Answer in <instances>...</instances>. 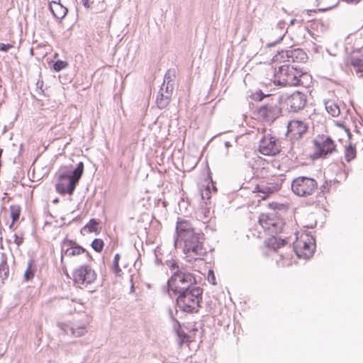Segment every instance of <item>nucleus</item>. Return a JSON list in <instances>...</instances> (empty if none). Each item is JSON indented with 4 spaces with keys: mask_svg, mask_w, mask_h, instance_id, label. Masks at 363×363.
<instances>
[{
    "mask_svg": "<svg viewBox=\"0 0 363 363\" xmlns=\"http://www.w3.org/2000/svg\"><path fill=\"white\" fill-rule=\"evenodd\" d=\"M311 79V77L308 73H304L289 64L280 66L274 75V82L284 86H307Z\"/></svg>",
    "mask_w": 363,
    "mask_h": 363,
    "instance_id": "obj_1",
    "label": "nucleus"
},
{
    "mask_svg": "<svg viewBox=\"0 0 363 363\" xmlns=\"http://www.w3.org/2000/svg\"><path fill=\"white\" fill-rule=\"evenodd\" d=\"M203 290L199 286H192L191 289L184 291L177 298L178 307L184 312L197 313L201 308Z\"/></svg>",
    "mask_w": 363,
    "mask_h": 363,
    "instance_id": "obj_2",
    "label": "nucleus"
},
{
    "mask_svg": "<svg viewBox=\"0 0 363 363\" xmlns=\"http://www.w3.org/2000/svg\"><path fill=\"white\" fill-rule=\"evenodd\" d=\"M84 172V164L80 162L71 175L62 174L59 177L56 191L62 195H72Z\"/></svg>",
    "mask_w": 363,
    "mask_h": 363,
    "instance_id": "obj_3",
    "label": "nucleus"
},
{
    "mask_svg": "<svg viewBox=\"0 0 363 363\" xmlns=\"http://www.w3.org/2000/svg\"><path fill=\"white\" fill-rule=\"evenodd\" d=\"M195 282V278L191 274L178 271L169 278L167 282L168 290L175 295H179L184 291L191 289V286Z\"/></svg>",
    "mask_w": 363,
    "mask_h": 363,
    "instance_id": "obj_4",
    "label": "nucleus"
},
{
    "mask_svg": "<svg viewBox=\"0 0 363 363\" xmlns=\"http://www.w3.org/2000/svg\"><path fill=\"white\" fill-rule=\"evenodd\" d=\"M205 240L204 234L201 233H195L187 238L183 240L184 253L191 259H197L198 257L205 253L203 247V241Z\"/></svg>",
    "mask_w": 363,
    "mask_h": 363,
    "instance_id": "obj_5",
    "label": "nucleus"
},
{
    "mask_svg": "<svg viewBox=\"0 0 363 363\" xmlns=\"http://www.w3.org/2000/svg\"><path fill=\"white\" fill-rule=\"evenodd\" d=\"M315 243L313 237L308 233H298L294 243V249L298 257L308 259L315 250Z\"/></svg>",
    "mask_w": 363,
    "mask_h": 363,
    "instance_id": "obj_6",
    "label": "nucleus"
},
{
    "mask_svg": "<svg viewBox=\"0 0 363 363\" xmlns=\"http://www.w3.org/2000/svg\"><path fill=\"white\" fill-rule=\"evenodd\" d=\"M72 277L74 284L84 289L96 281L97 274L90 265L84 264L73 271Z\"/></svg>",
    "mask_w": 363,
    "mask_h": 363,
    "instance_id": "obj_7",
    "label": "nucleus"
},
{
    "mask_svg": "<svg viewBox=\"0 0 363 363\" xmlns=\"http://www.w3.org/2000/svg\"><path fill=\"white\" fill-rule=\"evenodd\" d=\"M291 189L296 195L306 197L316 191L318 183L314 179L311 177H298L292 181Z\"/></svg>",
    "mask_w": 363,
    "mask_h": 363,
    "instance_id": "obj_8",
    "label": "nucleus"
},
{
    "mask_svg": "<svg viewBox=\"0 0 363 363\" xmlns=\"http://www.w3.org/2000/svg\"><path fill=\"white\" fill-rule=\"evenodd\" d=\"M255 115L257 119L271 123L281 115V108L277 100L271 99L269 103L258 108Z\"/></svg>",
    "mask_w": 363,
    "mask_h": 363,
    "instance_id": "obj_9",
    "label": "nucleus"
},
{
    "mask_svg": "<svg viewBox=\"0 0 363 363\" xmlns=\"http://www.w3.org/2000/svg\"><path fill=\"white\" fill-rule=\"evenodd\" d=\"M314 155L316 157H325L335 151V145L333 141L328 136L318 137L313 142Z\"/></svg>",
    "mask_w": 363,
    "mask_h": 363,
    "instance_id": "obj_10",
    "label": "nucleus"
},
{
    "mask_svg": "<svg viewBox=\"0 0 363 363\" xmlns=\"http://www.w3.org/2000/svg\"><path fill=\"white\" fill-rule=\"evenodd\" d=\"M259 151L264 155H275L280 152L277 139L271 134H266L260 140Z\"/></svg>",
    "mask_w": 363,
    "mask_h": 363,
    "instance_id": "obj_11",
    "label": "nucleus"
},
{
    "mask_svg": "<svg viewBox=\"0 0 363 363\" xmlns=\"http://www.w3.org/2000/svg\"><path fill=\"white\" fill-rule=\"evenodd\" d=\"M259 223L264 230L271 233H276L282 225L281 221L275 215L269 213H262Z\"/></svg>",
    "mask_w": 363,
    "mask_h": 363,
    "instance_id": "obj_12",
    "label": "nucleus"
},
{
    "mask_svg": "<svg viewBox=\"0 0 363 363\" xmlns=\"http://www.w3.org/2000/svg\"><path fill=\"white\" fill-rule=\"evenodd\" d=\"M308 130V125L303 121L294 119L289 122L287 126V135L292 139H298Z\"/></svg>",
    "mask_w": 363,
    "mask_h": 363,
    "instance_id": "obj_13",
    "label": "nucleus"
},
{
    "mask_svg": "<svg viewBox=\"0 0 363 363\" xmlns=\"http://www.w3.org/2000/svg\"><path fill=\"white\" fill-rule=\"evenodd\" d=\"M86 252L84 247L73 240L66 238L62 242V258L63 256L69 257L78 256Z\"/></svg>",
    "mask_w": 363,
    "mask_h": 363,
    "instance_id": "obj_14",
    "label": "nucleus"
},
{
    "mask_svg": "<svg viewBox=\"0 0 363 363\" xmlns=\"http://www.w3.org/2000/svg\"><path fill=\"white\" fill-rule=\"evenodd\" d=\"M306 96L300 92L295 91L286 99V104L291 111L297 112L303 108L306 104Z\"/></svg>",
    "mask_w": 363,
    "mask_h": 363,
    "instance_id": "obj_15",
    "label": "nucleus"
},
{
    "mask_svg": "<svg viewBox=\"0 0 363 363\" xmlns=\"http://www.w3.org/2000/svg\"><path fill=\"white\" fill-rule=\"evenodd\" d=\"M195 233V230L189 220L178 218L176 225L177 240L182 241Z\"/></svg>",
    "mask_w": 363,
    "mask_h": 363,
    "instance_id": "obj_16",
    "label": "nucleus"
},
{
    "mask_svg": "<svg viewBox=\"0 0 363 363\" xmlns=\"http://www.w3.org/2000/svg\"><path fill=\"white\" fill-rule=\"evenodd\" d=\"M346 66L358 68L363 66V48L353 50L345 59Z\"/></svg>",
    "mask_w": 363,
    "mask_h": 363,
    "instance_id": "obj_17",
    "label": "nucleus"
},
{
    "mask_svg": "<svg viewBox=\"0 0 363 363\" xmlns=\"http://www.w3.org/2000/svg\"><path fill=\"white\" fill-rule=\"evenodd\" d=\"M279 187L277 185H267L264 182H262L255 187L254 193L257 194V196L261 198L262 200L266 199L269 196L270 194L278 191Z\"/></svg>",
    "mask_w": 363,
    "mask_h": 363,
    "instance_id": "obj_18",
    "label": "nucleus"
},
{
    "mask_svg": "<svg viewBox=\"0 0 363 363\" xmlns=\"http://www.w3.org/2000/svg\"><path fill=\"white\" fill-rule=\"evenodd\" d=\"M274 259L279 267H287L291 266L294 262V258L291 251H281L275 255Z\"/></svg>",
    "mask_w": 363,
    "mask_h": 363,
    "instance_id": "obj_19",
    "label": "nucleus"
},
{
    "mask_svg": "<svg viewBox=\"0 0 363 363\" xmlns=\"http://www.w3.org/2000/svg\"><path fill=\"white\" fill-rule=\"evenodd\" d=\"M333 135L337 140L342 142L345 140L350 139L351 134L350 130L345 126L340 123H335Z\"/></svg>",
    "mask_w": 363,
    "mask_h": 363,
    "instance_id": "obj_20",
    "label": "nucleus"
},
{
    "mask_svg": "<svg viewBox=\"0 0 363 363\" xmlns=\"http://www.w3.org/2000/svg\"><path fill=\"white\" fill-rule=\"evenodd\" d=\"M287 243L288 241L286 239L281 238L277 236H271L266 241L267 247L274 251H277L284 247Z\"/></svg>",
    "mask_w": 363,
    "mask_h": 363,
    "instance_id": "obj_21",
    "label": "nucleus"
},
{
    "mask_svg": "<svg viewBox=\"0 0 363 363\" xmlns=\"http://www.w3.org/2000/svg\"><path fill=\"white\" fill-rule=\"evenodd\" d=\"M92 321V317L85 312L79 313L72 318V324L79 327L88 328Z\"/></svg>",
    "mask_w": 363,
    "mask_h": 363,
    "instance_id": "obj_22",
    "label": "nucleus"
},
{
    "mask_svg": "<svg viewBox=\"0 0 363 363\" xmlns=\"http://www.w3.org/2000/svg\"><path fill=\"white\" fill-rule=\"evenodd\" d=\"M50 9L52 11L54 16L59 19H61L63 17H65L67 13V8L62 6L60 3L57 1H52L50 4Z\"/></svg>",
    "mask_w": 363,
    "mask_h": 363,
    "instance_id": "obj_23",
    "label": "nucleus"
},
{
    "mask_svg": "<svg viewBox=\"0 0 363 363\" xmlns=\"http://www.w3.org/2000/svg\"><path fill=\"white\" fill-rule=\"evenodd\" d=\"M10 217L11 218V223L9 225V228L13 229L15 224L18 222L21 213V207L19 204H12L9 206Z\"/></svg>",
    "mask_w": 363,
    "mask_h": 363,
    "instance_id": "obj_24",
    "label": "nucleus"
},
{
    "mask_svg": "<svg viewBox=\"0 0 363 363\" xmlns=\"http://www.w3.org/2000/svg\"><path fill=\"white\" fill-rule=\"evenodd\" d=\"M325 109L328 111V113L333 117L339 116L340 113L339 106L331 100H329L325 102Z\"/></svg>",
    "mask_w": 363,
    "mask_h": 363,
    "instance_id": "obj_25",
    "label": "nucleus"
},
{
    "mask_svg": "<svg viewBox=\"0 0 363 363\" xmlns=\"http://www.w3.org/2000/svg\"><path fill=\"white\" fill-rule=\"evenodd\" d=\"M210 182L212 184L213 190L215 191H217L216 187L213 185V182L212 181L211 177L210 175H208V178L205 179V183L207 184V186L203 190H201V198L203 200H208L211 197V190H210V187L208 186Z\"/></svg>",
    "mask_w": 363,
    "mask_h": 363,
    "instance_id": "obj_26",
    "label": "nucleus"
},
{
    "mask_svg": "<svg viewBox=\"0 0 363 363\" xmlns=\"http://www.w3.org/2000/svg\"><path fill=\"white\" fill-rule=\"evenodd\" d=\"M88 333V328L79 327L72 324L71 333L72 335L75 337H80L85 335Z\"/></svg>",
    "mask_w": 363,
    "mask_h": 363,
    "instance_id": "obj_27",
    "label": "nucleus"
},
{
    "mask_svg": "<svg viewBox=\"0 0 363 363\" xmlns=\"http://www.w3.org/2000/svg\"><path fill=\"white\" fill-rule=\"evenodd\" d=\"M35 269L33 266L32 261H30L28 264V267L24 273V279L26 281L31 280L35 275Z\"/></svg>",
    "mask_w": 363,
    "mask_h": 363,
    "instance_id": "obj_28",
    "label": "nucleus"
},
{
    "mask_svg": "<svg viewBox=\"0 0 363 363\" xmlns=\"http://www.w3.org/2000/svg\"><path fill=\"white\" fill-rule=\"evenodd\" d=\"M345 160L347 162L351 161L356 157V148L350 144L346 148L345 151Z\"/></svg>",
    "mask_w": 363,
    "mask_h": 363,
    "instance_id": "obj_29",
    "label": "nucleus"
},
{
    "mask_svg": "<svg viewBox=\"0 0 363 363\" xmlns=\"http://www.w3.org/2000/svg\"><path fill=\"white\" fill-rule=\"evenodd\" d=\"M99 222L96 219H91L84 226L89 233H99Z\"/></svg>",
    "mask_w": 363,
    "mask_h": 363,
    "instance_id": "obj_30",
    "label": "nucleus"
},
{
    "mask_svg": "<svg viewBox=\"0 0 363 363\" xmlns=\"http://www.w3.org/2000/svg\"><path fill=\"white\" fill-rule=\"evenodd\" d=\"M170 99L168 96H164L163 94H160L156 100L157 106L162 109L164 108L169 103Z\"/></svg>",
    "mask_w": 363,
    "mask_h": 363,
    "instance_id": "obj_31",
    "label": "nucleus"
},
{
    "mask_svg": "<svg viewBox=\"0 0 363 363\" xmlns=\"http://www.w3.org/2000/svg\"><path fill=\"white\" fill-rule=\"evenodd\" d=\"M91 246L96 252H101L104 247V242L102 239L96 238L92 241Z\"/></svg>",
    "mask_w": 363,
    "mask_h": 363,
    "instance_id": "obj_32",
    "label": "nucleus"
},
{
    "mask_svg": "<svg viewBox=\"0 0 363 363\" xmlns=\"http://www.w3.org/2000/svg\"><path fill=\"white\" fill-rule=\"evenodd\" d=\"M289 52H290V55L289 53H287L288 57H291L292 58L300 57V58L302 61H306L307 59V55L306 54V52H304L301 50H294L290 51Z\"/></svg>",
    "mask_w": 363,
    "mask_h": 363,
    "instance_id": "obj_33",
    "label": "nucleus"
},
{
    "mask_svg": "<svg viewBox=\"0 0 363 363\" xmlns=\"http://www.w3.org/2000/svg\"><path fill=\"white\" fill-rule=\"evenodd\" d=\"M0 274L4 279L8 278L9 275V269L6 261H4L0 264Z\"/></svg>",
    "mask_w": 363,
    "mask_h": 363,
    "instance_id": "obj_34",
    "label": "nucleus"
},
{
    "mask_svg": "<svg viewBox=\"0 0 363 363\" xmlns=\"http://www.w3.org/2000/svg\"><path fill=\"white\" fill-rule=\"evenodd\" d=\"M67 65H68V64L67 62L62 61V60H57L55 62V64L53 65V69L56 72H59V71L66 68L67 67Z\"/></svg>",
    "mask_w": 363,
    "mask_h": 363,
    "instance_id": "obj_35",
    "label": "nucleus"
},
{
    "mask_svg": "<svg viewBox=\"0 0 363 363\" xmlns=\"http://www.w3.org/2000/svg\"><path fill=\"white\" fill-rule=\"evenodd\" d=\"M13 237H14L13 241L18 246H20L23 242L24 238H23V235H19L15 234Z\"/></svg>",
    "mask_w": 363,
    "mask_h": 363,
    "instance_id": "obj_36",
    "label": "nucleus"
},
{
    "mask_svg": "<svg viewBox=\"0 0 363 363\" xmlns=\"http://www.w3.org/2000/svg\"><path fill=\"white\" fill-rule=\"evenodd\" d=\"M13 48V45L11 44H4V43H0V50L4 52H7L9 49Z\"/></svg>",
    "mask_w": 363,
    "mask_h": 363,
    "instance_id": "obj_37",
    "label": "nucleus"
},
{
    "mask_svg": "<svg viewBox=\"0 0 363 363\" xmlns=\"http://www.w3.org/2000/svg\"><path fill=\"white\" fill-rule=\"evenodd\" d=\"M119 259H120V255L118 254H116L114 257V260H113V262H114V266H115V268H116V273L118 274L119 272V265H118V262H119Z\"/></svg>",
    "mask_w": 363,
    "mask_h": 363,
    "instance_id": "obj_38",
    "label": "nucleus"
},
{
    "mask_svg": "<svg viewBox=\"0 0 363 363\" xmlns=\"http://www.w3.org/2000/svg\"><path fill=\"white\" fill-rule=\"evenodd\" d=\"M255 99L258 101H262L264 97L269 96L270 95H264L261 91H257L255 94Z\"/></svg>",
    "mask_w": 363,
    "mask_h": 363,
    "instance_id": "obj_39",
    "label": "nucleus"
},
{
    "mask_svg": "<svg viewBox=\"0 0 363 363\" xmlns=\"http://www.w3.org/2000/svg\"><path fill=\"white\" fill-rule=\"evenodd\" d=\"M82 4L86 7V9H89L91 7V3L89 2V0H81Z\"/></svg>",
    "mask_w": 363,
    "mask_h": 363,
    "instance_id": "obj_40",
    "label": "nucleus"
},
{
    "mask_svg": "<svg viewBox=\"0 0 363 363\" xmlns=\"http://www.w3.org/2000/svg\"><path fill=\"white\" fill-rule=\"evenodd\" d=\"M357 74L358 78L363 81V69L357 70Z\"/></svg>",
    "mask_w": 363,
    "mask_h": 363,
    "instance_id": "obj_41",
    "label": "nucleus"
},
{
    "mask_svg": "<svg viewBox=\"0 0 363 363\" xmlns=\"http://www.w3.org/2000/svg\"><path fill=\"white\" fill-rule=\"evenodd\" d=\"M175 266H176V264H175V263H173V264H172L171 267H172V268H174V267H175Z\"/></svg>",
    "mask_w": 363,
    "mask_h": 363,
    "instance_id": "obj_42",
    "label": "nucleus"
},
{
    "mask_svg": "<svg viewBox=\"0 0 363 363\" xmlns=\"http://www.w3.org/2000/svg\"><path fill=\"white\" fill-rule=\"evenodd\" d=\"M295 21H296L295 19L291 20V24H294Z\"/></svg>",
    "mask_w": 363,
    "mask_h": 363,
    "instance_id": "obj_43",
    "label": "nucleus"
},
{
    "mask_svg": "<svg viewBox=\"0 0 363 363\" xmlns=\"http://www.w3.org/2000/svg\"><path fill=\"white\" fill-rule=\"evenodd\" d=\"M312 11L311 10H308V13H309L310 12H311Z\"/></svg>",
    "mask_w": 363,
    "mask_h": 363,
    "instance_id": "obj_44",
    "label": "nucleus"
}]
</instances>
